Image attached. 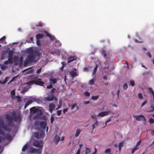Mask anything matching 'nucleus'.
I'll use <instances>...</instances> for the list:
<instances>
[{"label": "nucleus", "mask_w": 154, "mask_h": 154, "mask_svg": "<svg viewBox=\"0 0 154 154\" xmlns=\"http://www.w3.org/2000/svg\"><path fill=\"white\" fill-rule=\"evenodd\" d=\"M27 52L29 55L27 58L24 60V64L26 65L29 63L36 62L38 59L39 56L42 53V51L39 50L38 51L36 50L35 51L32 48L28 49Z\"/></svg>", "instance_id": "nucleus-1"}, {"label": "nucleus", "mask_w": 154, "mask_h": 154, "mask_svg": "<svg viewBox=\"0 0 154 154\" xmlns=\"http://www.w3.org/2000/svg\"><path fill=\"white\" fill-rule=\"evenodd\" d=\"M38 78L37 77L32 75L29 78L30 80V81L24 84V85H26L27 86V87L25 86L23 88V90L21 91V93H23L26 92L29 88V86L34 84H35L40 86H42L44 84L43 82L41 81L40 79H38Z\"/></svg>", "instance_id": "nucleus-2"}, {"label": "nucleus", "mask_w": 154, "mask_h": 154, "mask_svg": "<svg viewBox=\"0 0 154 154\" xmlns=\"http://www.w3.org/2000/svg\"><path fill=\"white\" fill-rule=\"evenodd\" d=\"M33 144L34 146L38 147L39 149H36L34 148H31L30 149L29 152L32 153H40L42 152L43 145V142L42 141H36L33 143Z\"/></svg>", "instance_id": "nucleus-3"}, {"label": "nucleus", "mask_w": 154, "mask_h": 154, "mask_svg": "<svg viewBox=\"0 0 154 154\" xmlns=\"http://www.w3.org/2000/svg\"><path fill=\"white\" fill-rule=\"evenodd\" d=\"M31 115L30 116V118L32 117L33 114H36V116H34V117L35 119L39 117L42 114L43 112V108L41 107H33L30 109Z\"/></svg>", "instance_id": "nucleus-4"}, {"label": "nucleus", "mask_w": 154, "mask_h": 154, "mask_svg": "<svg viewBox=\"0 0 154 154\" xmlns=\"http://www.w3.org/2000/svg\"><path fill=\"white\" fill-rule=\"evenodd\" d=\"M11 128V126L9 124L6 126L5 125L2 121H0V134L4 136V137L8 139H9L10 136L8 135H5L3 131H9Z\"/></svg>", "instance_id": "nucleus-5"}, {"label": "nucleus", "mask_w": 154, "mask_h": 154, "mask_svg": "<svg viewBox=\"0 0 154 154\" xmlns=\"http://www.w3.org/2000/svg\"><path fill=\"white\" fill-rule=\"evenodd\" d=\"M6 118L9 123H11L13 121L19 122L20 121L21 119V115L19 113L15 115H13L11 116L9 114L6 115Z\"/></svg>", "instance_id": "nucleus-6"}, {"label": "nucleus", "mask_w": 154, "mask_h": 154, "mask_svg": "<svg viewBox=\"0 0 154 154\" xmlns=\"http://www.w3.org/2000/svg\"><path fill=\"white\" fill-rule=\"evenodd\" d=\"M45 32L46 34L47 35L48 37H49L51 40H55V45L56 46L58 47L61 46V44L60 43L59 41H57L55 39V37L54 36L52 35L49 33L47 32Z\"/></svg>", "instance_id": "nucleus-7"}, {"label": "nucleus", "mask_w": 154, "mask_h": 154, "mask_svg": "<svg viewBox=\"0 0 154 154\" xmlns=\"http://www.w3.org/2000/svg\"><path fill=\"white\" fill-rule=\"evenodd\" d=\"M66 51L64 50H62L60 51L59 50H57L55 52H51V53L54 55H57L58 56L60 55V54H61V56L62 58L65 56V54H66Z\"/></svg>", "instance_id": "nucleus-8"}, {"label": "nucleus", "mask_w": 154, "mask_h": 154, "mask_svg": "<svg viewBox=\"0 0 154 154\" xmlns=\"http://www.w3.org/2000/svg\"><path fill=\"white\" fill-rule=\"evenodd\" d=\"M43 117L45 121L40 122V126L41 128H42L43 129H45L46 127L47 122L46 121L47 120V118L45 116H43Z\"/></svg>", "instance_id": "nucleus-9"}, {"label": "nucleus", "mask_w": 154, "mask_h": 154, "mask_svg": "<svg viewBox=\"0 0 154 154\" xmlns=\"http://www.w3.org/2000/svg\"><path fill=\"white\" fill-rule=\"evenodd\" d=\"M69 73L72 78L78 75V73L75 69H73L69 72Z\"/></svg>", "instance_id": "nucleus-10"}, {"label": "nucleus", "mask_w": 154, "mask_h": 154, "mask_svg": "<svg viewBox=\"0 0 154 154\" xmlns=\"http://www.w3.org/2000/svg\"><path fill=\"white\" fill-rule=\"evenodd\" d=\"M43 37V35L42 34H38L36 36V38L37 39V44L38 45H40V39L42 38Z\"/></svg>", "instance_id": "nucleus-11"}, {"label": "nucleus", "mask_w": 154, "mask_h": 154, "mask_svg": "<svg viewBox=\"0 0 154 154\" xmlns=\"http://www.w3.org/2000/svg\"><path fill=\"white\" fill-rule=\"evenodd\" d=\"M57 81V79H50V84L48 86H47V88L48 89L51 88H52V85H51V83H52L53 84H54Z\"/></svg>", "instance_id": "nucleus-12"}, {"label": "nucleus", "mask_w": 154, "mask_h": 154, "mask_svg": "<svg viewBox=\"0 0 154 154\" xmlns=\"http://www.w3.org/2000/svg\"><path fill=\"white\" fill-rule=\"evenodd\" d=\"M45 134L44 132H42L40 134L38 132L35 133L34 134V136L37 138H41L44 137Z\"/></svg>", "instance_id": "nucleus-13"}, {"label": "nucleus", "mask_w": 154, "mask_h": 154, "mask_svg": "<svg viewBox=\"0 0 154 154\" xmlns=\"http://www.w3.org/2000/svg\"><path fill=\"white\" fill-rule=\"evenodd\" d=\"M55 108V105L53 103H51L49 105V111L51 113L53 111Z\"/></svg>", "instance_id": "nucleus-14"}, {"label": "nucleus", "mask_w": 154, "mask_h": 154, "mask_svg": "<svg viewBox=\"0 0 154 154\" xmlns=\"http://www.w3.org/2000/svg\"><path fill=\"white\" fill-rule=\"evenodd\" d=\"M134 117L136 118L137 120L138 121H141L143 120L144 121L146 120V118L144 117V116L142 115L138 116H135Z\"/></svg>", "instance_id": "nucleus-15"}, {"label": "nucleus", "mask_w": 154, "mask_h": 154, "mask_svg": "<svg viewBox=\"0 0 154 154\" xmlns=\"http://www.w3.org/2000/svg\"><path fill=\"white\" fill-rule=\"evenodd\" d=\"M110 111L102 112L99 113L97 115V116L103 117L109 114Z\"/></svg>", "instance_id": "nucleus-16"}, {"label": "nucleus", "mask_w": 154, "mask_h": 154, "mask_svg": "<svg viewBox=\"0 0 154 154\" xmlns=\"http://www.w3.org/2000/svg\"><path fill=\"white\" fill-rule=\"evenodd\" d=\"M150 103L151 106L149 108V110L146 111V112H150L154 111V104H153L151 102Z\"/></svg>", "instance_id": "nucleus-17"}, {"label": "nucleus", "mask_w": 154, "mask_h": 154, "mask_svg": "<svg viewBox=\"0 0 154 154\" xmlns=\"http://www.w3.org/2000/svg\"><path fill=\"white\" fill-rule=\"evenodd\" d=\"M22 72H26L27 74L32 73L33 72L34 70L31 68H30L24 70Z\"/></svg>", "instance_id": "nucleus-18"}, {"label": "nucleus", "mask_w": 154, "mask_h": 154, "mask_svg": "<svg viewBox=\"0 0 154 154\" xmlns=\"http://www.w3.org/2000/svg\"><path fill=\"white\" fill-rule=\"evenodd\" d=\"M78 109V106L76 103H74L71 106L72 110H74L75 111H76Z\"/></svg>", "instance_id": "nucleus-19"}, {"label": "nucleus", "mask_w": 154, "mask_h": 154, "mask_svg": "<svg viewBox=\"0 0 154 154\" xmlns=\"http://www.w3.org/2000/svg\"><path fill=\"white\" fill-rule=\"evenodd\" d=\"M76 59V57L74 56H70L68 58L67 63H70Z\"/></svg>", "instance_id": "nucleus-20"}, {"label": "nucleus", "mask_w": 154, "mask_h": 154, "mask_svg": "<svg viewBox=\"0 0 154 154\" xmlns=\"http://www.w3.org/2000/svg\"><path fill=\"white\" fill-rule=\"evenodd\" d=\"M140 143V141H139L136 145L135 146L133 149H132V153H133L134 151H135L136 150H137L138 149L137 148V146L138 145H139Z\"/></svg>", "instance_id": "nucleus-21"}, {"label": "nucleus", "mask_w": 154, "mask_h": 154, "mask_svg": "<svg viewBox=\"0 0 154 154\" xmlns=\"http://www.w3.org/2000/svg\"><path fill=\"white\" fill-rule=\"evenodd\" d=\"M82 130L79 129H78L76 131L75 134V137H78L79 134H80V132L82 131Z\"/></svg>", "instance_id": "nucleus-22"}, {"label": "nucleus", "mask_w": 154, "mask_h": 154, "mask_svg": "<svg viewBox=\"0 0 154 154\" xmlns=\"http://www.w3.org/2000/svg\"><path fill=\"white\" fill-rule=\"evenodd\" d=\"M148 90H149V92L151 93L153 96V100H154V91L152 90V89L151 88H148Z\"/></svg>", "instance_id": "nucleus-23"}, {"label": "nucleus", "mask_w": 154, "mask_h": 154, "mask_svg": "<svg viewBox=\"0 0 154 154\" xmlns=\"http://www.w3.org/2000/svg\"><path fill=\"white\" fill-rule=\"evenodd\" d=\"M5 36H4L2 38H0V42L5 44L6 43L5 41Z\"/></svg>", "instance_id": "nucleus-24"}, {"label": "nucleus", "mask_w": 154, "mask_h": 154, "mask_svg": "<svg viewBox=\"0 0 154 154\" xmlns=\"http://www.w3.org/2000/svg\"><path fill=\"white\" fill-rule=\"evenodd\" d=\"M32 102V100H28L26 103L25 106L24 108L25 109Z\"/></svg>", "instance_id": "nucleus-25"}, {"label": "nucleus", "mask_w": 154, "mask_h": 154, "mask_svg": "<svg viewBox=\"0 0 154 154\" xmlns=\"http://www.w3.org/2000/svg\"><path fill=\"white\" fill-rule=\"evenodd\" d=\"M60 138L59 136H58L57 135H56L55 136L54 140L55 141L56 143L57 144L58 143V142H59V141L60 140Z\"/></svg>", "instance_id": "nucleus-26"}, {"label": "nucleus", "mask_w": 154, "mask_h": 154, "mask_svg": "<svg viewBox=\"0 0 154 154\" xmlns=\"http://www.w3.org/2000/svg\"><path fill=\"white\" fill-rule=\"evenodd\" d=\"M54 97L53 96H48L46 98V100L48 101H52L54 100Z\"/></svg>", "instance_id": "nucleus-27"}, {"label": "nucleus", "mask_w": 154, "mask_h": 154, "mask_svg": "<svg viewBox=\"0 0 154 154\" xmlns=\"http://www.w3.org/2000/svg\"><path fill=\"white\" fill-rule=\"evenodd\" d=\"M99 123V121H96L95 123L92 125V126L93 127V129L94 130V128L96 126H97Z\"/></svg>", "instance_id": "nucleus-28"}, {"label": "nucleus", "mask_w": 154, "mask_h": 154, "mask_svg": "<svg viewBox=\"0 0 154 154\" xmlns=\"http://www.w3.org/2000/svg\"><path fill=\"white\" fill-rule=\"evenodd\" d=\"M9 77H6L5 80L2 82H1L0 80V83L2 84H5V83L7 82L9 79Z\"/></svg>", "instance_id": "nucleus-29"}, {"label": "nucleus", "mask_w": 154, "mask_h": 154, "mask_svg": "<svg viewBox=\"0 0 154 154\" xmlns=\"http://www.w3.org/2000/svg\"><path fill=\"white\" fill-rule=\"evenodd\" d=\"M6 52H4L2 53L1 59H4L6 57L7 54Z\"/></svg>", "instance_id": "nucleus-30"}, {"label": "nucleus", "mask_w": 154, "mask_h": 154, "mask_svg": "<svg viewBox=\"0 0 154 154\" xmlns=\"http://www.w3.org/2000/svg\"><path fill=\"white\" fill-rule=\"evenodd\" d=\"M91 152L90 149L87 148L85 151V154H89Z\"/></svg>", "instance_id": "nucleus-31"}, {"label": "nucleus", "mask_w": 154, "mask_h": 154, "mask_svg": "<svg viewBox=\"0 0 154 154\" xmlns=\"http://www.w3.org/2000/svg\"><path fill=\"white\" fill-rule=\"evenodd\" d=\"M111 149H110L108 148L106 149L104 152L105 154L111 153Z\"/></svg>", "instance_id": "nucleus-32"}, {"label": "nucleus", "mask_w": 154, "mask_h": 154, "mask_svg": "<svg viewBox=\"0 0 154 154\" xmlns=\"http://www.w3.org/2000/svg\"><path fill=\"white\" fill-rule=\"evenodd\" d=\"M123 143L122 142L119 143V144L118 146L119 147V151L121 150V148L123 146Z\"/></svg>", "instance_id": "nucleus-33"}, {"label": "nucleus", "mask_w": 154, "mask_h": 154, "mask_svg": "<svg viewBox=\"0 0 154 154\" xmlns=\"http://www.w3.org/2000/svg\"><path fill=\"white\" fill-rule=\"evenodd\" d=\"M98 67V66L97 65H96L95 67L94 68V69L92 72V75H94L96 73V72L97 71V68Z\"/></svg>", "instance_id": "nucleus-34"}, {"label": "nucleus", "mask_w": 154, "mask_h": 154, "mask_svg": "<svg viewBox=\"0 0 154 154\" xmlns=\"http://www.w3.org/2000/svg\"><path fill=\"white\" fill-rule=\"evenodd\" d=\"M59 105L58 106L56 109V110H57L59 109H60L61 107V105L62 104V102L61 100H60L59 101Z\"/></svg>", "instance_id": "nucleus-35"}, {"label": "nucleus", "mask_w": 154, "mask_h": 154, "mask_svg": "<svg viewBox=\"0 0 154 154\" xmlns=\"http://www.w3.org/2000/svg\"><path fill=\"white\" fill-rule=\"evenodd\" d=\"M99 97L98 95L92 96L91 97V99L93 100H95L98 98Z\"/></svg>", "instance_id": "nucleus-36"}, {"label": "nucleus", "mask_w": 154, "mask_h": 154, "mask_svg": "<svg viewBox=\"0 0 154 154\" xmlns=\"http://www.w3.org/2000/svg\"><path fill=\"white\" fill-rule=\"evenodd\" d=\"M28 146V144H26L24 145L22 149V151H25Z\"/></svg>", "instance_id": "nucleus-37"}, {"label": "nucleus", "mask_w": 154, "mask_h": 154, "mask_svg": "<svg viewBox=\"0 0 154 154\" xmlns=\"http://www.w3.org/2000/svg\"><path fill=\"white\" fill-rule=\"evenodd\" d=\"M15 91L14 90H13L11 92V94L12 95V98H13L14 97V96L15 94Z\"/></svg>", "instance_id": "nucleus-38"}, {"label": "nucleus", "mask_w": 154, "mask_h": 154, "mask_svg": "<svg viewBox=\"0 0 154 154\" xmlns=\"http://www.w3.org/2000/svg\"><path fill=\"white\" fill-rule=\"evenodd\" d=\"M33 38L32 37H31L29 38V40H28V39L27 40V42L28 43H30V42H32L33 43Z\"/></svg>", "instance_id": "nucleus-39"}, {"label": "nucleus", "mask_w": 154, "mask_h": 154, "mask_svg": "<svg viewBox=\"0 0 154 154\" xmlns=\"http://www.w3.org/2000/svg\"><path fill=\"white\" fill-rule=\"evenodd\" d=\"M19 75H17L14 76L12 78V79L9 82H12L13 81L15 80V79L17 78V77Z\"/></svg>", "instance_id": "nucleus-40"}, {"label": "nucleus", "mask_w": 154, "mask_h": 154, "mask_svg": "<svg viewBox=\"0 0 154 154\" xmlns=\"http://www.w3.org/2000/svg\"><path fill=\"white\" fill-rule=\"evenodd\" d=\"M129 83H130V85L132 86H133L134 85V82L133 80H131L130 81Z\"/></svg>", "instance_id": "nucleus-41"}, {"label": "nucleus", "mask_w": 154, "mask_h": 154, "mask_svg": "<svg viewBox=\"0 0 154 154\" xmlns=\"http://www.w3.org/2000/svg\"><path fill=\"white\" fill-rule=\"evenodd\" d=\"M94 80L93 79H91L89 81V85H92L94 84Z\"/></svg>", "instance_id": "nucleus-42"}, {"label": "nucleus", "mask_w": 154, "mask_h": 154, "mask_svg": "<svg viewBox=\"0 0 154 154\" xmlns=\"http://www.w3.org/2000/svg\"><path fill=\"white\" fill-rule=\"evenodd\" d=\"M54 120V116H53V115H51V123H52Z\"/></svg>", "instance_id": "nucleus-43"}, {"label": "nucleus", "mask_w": 154, "mask_h": 154, "mask_svg": "<svg viewBox=\"0 0 154 154\" xmlns=\"http://www.w3.org/2000/svg\"><path fill=\"white\" fill-rule=\"evenodd\" d=\"M149 121L150 123H154V119H153L152 118H150Z\"/></svg>", "instance_id": "nucleus-44"}, {"label": "nucleus", "mask_w": 154, "mask_h": 154, "mask_svg": "<svg viewBox=\"0 0 154 154\" xmlns=\"http://www.w3.org/2000/svg\"><path fill=\"white\" fill-rule=\"evenodd\" d=\"M128 87V85L125 83V84L123 86V88H124V89H125V90H126L127 88Z\"/></svg>", "instance_id": "nucleus-45"}, {"label": "nucleus", "mask_w": 154, "mask_h": 154, "mask_svg": "<svg viewBox=\"0 0 154 154\" xmlns=\"http://www.w3.org/2000/svg\"><path fill=\"white\" fill-rule=\"evenodd\" d=\"M138 97L140 99H142L143 98L142 95L141 93H140L138 94Z\"/></svg>", "instance_id": "nucleus-46"}, {"label": "nucleus", "mask_w": 154, "mask_h": 154, "mask_svg": "<svg viewBox=\"0 0 154 154\" xmlns=\"http://www.w3.org/2000/svg\"><path fill=\"white\" fill-rule=\"evenodd\" d=\"M101 54H102V55H103L104 57H105L106 56V52L105 51H101Z\"/></svg>", "instance_id": "nucleus-47"}, {"label": "nucleus", "mask_w": 154, "mask_h": 154, "mask_svg": "<svg viewBox=\"0 0 154 154\" xmlns=\"http://www.w3.org/2000/svg\"><path fill=\"white\" fill-rule=\"evenodd\" d=\"M61 110H57V113L58 116H60L61 113Z\"/></svg>", "instance_id": "nucleus-48"}, {"label": "nucleus", "mask_w": 154, "mask_h": 154, "mask_svg": "<svg viewBox=\"0 0 154 154\" xmlns=\"http://www.w3.org/2000/svg\"><path fill=\"white\" fill-rule=\"evenodd\" d=\"M90 93L87 91H86L84 93V95L86 96H88L90 95Z\"/></svg>", "instance_id": "nucleus-49"}, {"label": "nucleus", "mask_w": 154, "mask_h": 154, "mask_svg": "<svg viewBox=\"0 0 154 154\" xmlns=\"http://www.w3.org/2000/svg\"><path fill=\"white\" fill-rule=\"evenodd\" d=\"M111 119L110 118H109V119H108L106 121V122H105V126H106L107 125V123L109 122H110V121H111Z\"/></svg>", "instance_id": "nucleus-50"}, {"label": "nucleus", "mask_w": 154, "mask_h": 154, "mask_svg": "<svg viewBox=\"0 0 154 154\" xmlns=\"http://www.w3.org/2000/svg\"><path fill=\"white\" fill-rule=\"evenodd\" d=\"M90 103V102L89 101H85L84 102V104H88Z\"/></svg>", "instance_id": "nucleus-51"}, {"label": "nucleus", "mask_w": 154, "mask_h": 154, "mask_svg": "<svg viewBox=\"0 0 154 154\" xmlns=\"http://www.w3.org/2000/svg\"><path fill=\"white\" fill-rule=\"evenodd\" d=\"M68 108L65 109H63V112L64 114L66 112H67L68 111Z\"/></svg>", "instance_id": "nucleus-52"}, {"label": "nucleus", "mask_w": 154, "mask_h": 154, "mask_svg": "<svg viewBox=\"0 0 154 154\" xmlns=\"http://www.w3.org/2000/svg\"><path fill=\"white\" fill-rule=\"evenodd\" d=\"M41 70H42V69L41 68H40V69H38L36 71V73H39L41 71Z\"/></svg>", "instance_id": "nucleus-53"}, {"label": "nucleus", "mask_w": 154, "mask_h": 154, "mask_svg": "<svg viewBox=\"0 0 154 154\" xmlns=\"http://www.w3.org/2000/svg\"><path fill=\"white\" fill-rule=\"evenodd\" d=\"M147 55L149 58H151V55L149 52H148L147 53Z\"/></svg>", "instance_id": "nucleus-54"}, {"label": "nucleus", "mask_w": 154, "mask_h": 154, "mask_svg": "<svg viewBox=\"0 0 154 154\" xmlns=\"http://www.w3.org/2000/svg\"><path fill=\"white\" fill-rule=\"evenodd\" d=\"M146 103V101H144L141 104V106H144Z\"/></svg>", "instance_id": "nucleus-55"}, {"label": "nucleus", "mask_w": 154, "mask_h": 154, "mask_svg": "<svg viewBox=\"0 0 154 154\" xmlns=\"http://www.w3.org/2000/svg\"><path fill=\"white\" fill-rule=\"evenodd\" d=\"M80 149H79L75 154H80Z\"/></svg>", "instance_id": "nucleus-56"}, {"label": "nucleus", "mask_w": 154, "mask_h": 154, "mask_svg": "<svg viewBox=\"0 0 154 154\" xmlns=\"http://www.w3.org/2000/svg\"><path fill=\"white\" fill-rule=\"evenodd\" d=\"M134 41L136 42L141 43V42H143L142 41H138V40H136V39H134Z\"/></svg>", "instance_id": "nucleus-57"}, {"label": "nucleus", "mask_w": 154, "mask_h": 154, "mask_svg": "<svg viewBox=\"0 0 154 154\" xmlns=\"http://www.w3.org/2000/svg\"><path fill=\"white\" fill-rule=\"evenodd\" d=\"M16 97L18 98V101H19L20 99V97L19 96H17Z\"/></svg>", "instance_id": "nucleus-58"}, {"label": "nucleus", "mask_w": 154, "mask_h": 154, "mask_svg": "<svg viewBox=\"0 0 154 154\" xmlns=\"http://www.w3.org/2000/svg\"><path fill=\"white\" fill-rule=\"evenodd\" d=\"M83 145V144H80L79 145V149H80V150H81V148L82 147Z\"/></svg>", "instance_id": "nucleus-59"}, {"label": "nucleus", "mask_w": 154, "mask_h": 154, "mask_svg": "<svg viewBox=\"0 0 154 154\" xmlns=\"http://www.w3.org/2000/svg\"><path fill=\"white\" fill-rule=\"evenodd\" d=\"M119 90H118L117 91V97H118V98H119Z\"/></svg>", "instance_id": "nucleus-60"}, {"label": "nucleus", "mask_w": 154, "mask_h": 154, "mask_svg": "<svg viewBox=\"0 0 154 154\" xmlns=\"http://www.w3.org/2000/svg\"><path fill=\"white\" fill-rule=\"evenodd\" d=\"M61 63H62V64H63V66H62V68H63V67L64 66V64H65V63H66L65 62H61Z\"/></svg>", "instance_id": "nucleus-61"}, {"label": "nucleus", "mask_w": 154, "mask_h": 154, "mask_svg": "<svg viewBox=\"0 0 154 154\" xmlns=\"http://www.w3.org/2000/svg\"><path fill=\"white\" fill-rule=\"evenodd\" d=\"M4 139L3 137H0V142L3 140Z\"/></svg>", "instance_id": "nucleus-62"}, {"label": "nucleus", "mask_w": 154, "mask_h": 154, "mask_svg": "<svg viewBox=\"0 0 154 154\" xmlns=\"http://www.w3.org/2000/svg\"><path fill=\"white\" fill-rule=\"evenodd\" d=\"M93 119H96L97 118V116H92Z\"/></svg>", "instance_id": "nucleus-63"}, {"label": "nucleus", "mask_w": 154, "mask_h": 154, "mask_svg": "<svg viewBox=\"0 0 154 154\" xmlns=\"http://www.w3.org/2000/svg\"><path fill=\"white\" fill-rule=\"evenodd\" d=\"M152 135H153L154 134V130L152 131Z\"/></svg>", "instance_id": "nucleus-64"}]
</instances>
